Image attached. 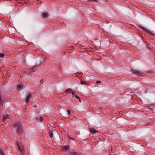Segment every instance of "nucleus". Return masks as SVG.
<instances>
[{"label": "nucleus", "instance_id": "1", "mask_svg": "<svg viewBox=\"0 0 155 155\" xmlns=\"http://www.w3.org/2000/svg\"><path fill=\"white\" fill-rule=\"evenodd\" d=\"M13 127L16 129V132L18 135H21L25 132L21 124L19 122L16 123L14 124Z\"/></svg>", "mask_w": 155, "mask_h": 155}, {"label": "nucleus", "instance_id": "2", "mask_svg": "<svg viewBox=\"0 0 155 155\" xmlns=\"http://www.w3.org/2000/svg\"><path fill=\"white\" fill-rule=\"evenodd\" d=\"M132 72L133 73H134L136 74L140 75L142 74H143V73L141 71H140L139 70L136 69H134L132 70Z\"/></svg>", "mask_w": 155, "mask_h": 155}, {"label": "nucleus", "instance_id": "3", "mask_svg": "<svg viewBox=\"0 0 155 155\" xmlns=\"http://www.w3.org/2000/svg\"><path fill=\"white\" fill-rule=\"evenodd\" d=\"M31 96V93H28L27 94V96L25 99V102L26 103H28L29 102L30 98Z\"/></svg>", "mask_w": 155, "mask_h": 155}, {"label": "nucleus", "instance_id": "4", "mask_svg": "<svg viewBox=\"0 0 155 155\" xmlns=\"http://www.w3.org/2000/svg\"><path fill=\"white\" fill-rule=\"evenodd\" d=\"M141 28L142 29H143L145 30L146 32L150 34H151L152 35H154V33L152 31H150V30H148L147 29L144 27H143V26H141Z\"/></svg>", "mask_w": 155, "mask_h": 155}, {"label": "nucleus", "instance_id": "5", "mask_svg": "<svg viewBox=\"0 0 155 155\" xmlns=\"http://www.w3.org/2000/svg\"><path fill=\"white\" fill-rule=\"evenodd\" d=\"M78 154V152H68L66 153V155H77Z\"/></svg>", "mask_w": 155, "mask_h": 155}, {"label": "nucleus", "instance_id": "6", "mask_svg": "<svg viewBox=\"0 0 155 155\" xmlns=\"http://www.w3.org/2000/svg\"><path fill=\"white\" fill-rule=\"evenodd\" d=\"M41 15L45 18H47L48 17V14L47 13H44L41 14Z\"/></svg>", "mask_w": 155, "mask_h": 155}, {"label": "nucleus", "instance_id": "7", "mask_svg": "<svg viewBox=\"0 0 155 155\" xmlns=\"http://www.w3.org/2000/svg\"><path fill=\"white\" fill-rule=\"evenodd\" d=\"M9 116L8 115H3V121H4Z\"/></svg>", "mask_w": 155, "mask_h": 155}, {"label": "nucleus", "instance_id": "8", "mask_svg": "<svg viewBox=\"0 0 155 155\" xmlns=\"http://www.w3.org/2000/svg\"><path fill=\"white\" fill-rule=\"evenodd\" d=\"M90 131L91 133H95L97 131L94 128L91 129L90 130Z\"/></svg>", "mask_w": 155, "mask_h": 155}, {"label": "nucleus", "instance_id": "9", "mask_svg": "<svg viewBox=\"0 0 155 155\" xmlns=\"http://www.w3.org/2000/svg\"><path fill=\"white\" fill-rule=\"evenodd\" d=\"M23 87L21 85H18L17 86V89L18 90H22L23 89Z\"/></svg>", "mask_w": 155, "mask_h": 155}, {"label": "nucleus", "instance_id": "10", "mask_svg": "<svg viewBox=\"0 0 155 155\" xmlns=\"http://www.w3.org/2000/svg\"><path fill=\"white\" fill-rule=\"evenodd\" d=\"M65 92L67 93L71 92L72 89L71 88H68L66 90Z\"/></svg>", "mask_w": 155, "mask_h": 155}, {"label": "nucleus", "instance_id": "11", "mask_svg": "<svg viewBox=\"0 0 155 155\" xmlns=\"http://www.w3.org/2000/svg\"><path fill=\"white\" fill-rule=\"evenodd\" d=\"M42 118L41 117H38L37 118V120L38 121H41L42 120Z\"/></svg>", "mask_w": 155, "mask_h": 155}, {"label": "nucleus", "instance_id": "12", "mask_svg": "<svg viewBox=\"0 0 155 155\" xmlns=\"http://www.w3.org/2000/svg\"><path fill=\"white\" fill-rule=\"evenodd\" d=\"M69 148V146L68 145L65 146H64L63 148V149L67 150H68Z\"/></svg>", "mask_w": 155, "mask_h": 155}, {"label": "nucleus", "instance_id": "13", "mask_svg": "<svg viewBox=\"0 0 155 155\" xmlns=\"http://www.w3.org/2000/svg\"><path fill=\"white\" fill-rule=\"evenodd\" d=\"M0 153L1 155H5V153L3 151L2 149L1 148H0Z\"/></svg>", "mask_w": 155, "mask_h": 155}, {"label": "nucleus", "instance_id": "14", "mask_svg": "<svg viewBox=\"0 0 155 155\" xmlns=\"http://www.w3.org/2000/svg\"><path fill=\"white\" fill-rule=\"evenodd\" d=\"M17 146L18 147V149L20 151V152L21 153L22 152V150H21V148L20 147L19 145H18V144L17 145Z\"/></svg>", "mask_w": 155, "mask_h": 155}, {"label": "nucleus", "instance_id": "15", "mask_svg": "<svg viewBox=\"0 0 155 155\" xmlns=\"http://www.w3.org/2000/svg\"><path fill=\"white\" fill-rule=\"evenodd\" d=\"M74 97L78 99L79 100V101H81V100H80V97H79L76 94H75V96H74Z\"/></svg>", "mask_w": 155, "mask_h": 155}, {"label": "nucleus", "instance_id": "16", "mask_svg": "<svg viewBox=\"0 0 155 155\" xmlns=\"http://www.w3.org/2000/svg\"><path fill=\"white\" fill-rule=\"evenodd\" d=\"M4 54L3 53H0V58H2L4 57Z\"/></svg>", "mask_w": 155, "mask_h": 155}, {"label": "nucleus", "instance_id": "17", "mask_svg": "<svg viewBox=\"0 0 155 155\" xmlns=\"http://www.w3.org/2000/svg\"><path fill=\"white\" fill-rule=\"evenodd\" d=\"M49 136L51 138H52L53 137V134L52 132H51L50 133Z\"/></svg>", "mask_w": 155, "mask_h": 155}, {"label": "nucleus", "instance_id": "18", "mask_svg": "<svg viewBox=\"0 0 155 155\" xmlns=\"http://www.w3.org/2000/svg\"><path fill=\"white\" fill-rule=\"evenodd\" d=\"M67 112L69 115H70L71 114V111L70 110H67Z\"/></svg>", "mask_w": 155, "mask_h": 155}, {"label": "nucleus", "instance_id": "19", "mask_svg": "<svg viewBox=\"0 0 155 155\" xmlns=\"http://www.w3.org/2000/svg\"><path fill=\"white\" fill-rule=\"evenodd\" d=\"M81 84H86L85 82H84L83 81H81Z\"/></svg>", "mask_w": 155, "mask_h": 155}, {"label": "nucleus", "instance_id": "20", "mask_svg": "<svg viewBox=\"0 0 155 155\" xmlns=\"http://www.w3.org/2000/svg\"><path fill=\"white\" fill-rule=\"evenodd\" d=\"M89 1L97 2V0H89Z\"/></svg>", "mask_w": 155, "mask_h": 155}, {"label": "nucleus", "instance_id": "21", "mask_svg": "<svg viewBox=\"0 0 155 155\" xmlns=\"http://www.w3.org/2000/svg\"><path fill=\"white\" fill-rule=\"evenodd\" d=\"M71 94L72 95V96H75V95L76 94H75L74 93V92L73 91H72L71 92Z\"/></svg>", "mask_w": 155, "mask_h": 155}, {"label": "nucleus", "instance_id": "22", "mask_svg": "<svg viewBox=\"0 0 155 155\" xmlns=\"http://www.w3.org/2000/svg\"><path fill=\"white\" fill-rule=\"evenodd\" d=\"M101 81H97V84H98L99 83H101Z\"/></svg>", "mask_w": 155, "mask_h": 155}, {"label": "nucleus", "instance_id": "23", "mask_svg": "<svg viewBox=\"0 0 155 155\" xmlns=\"http://www.w3.org/2000/svg\"><path fill=\"white\" fill-rule=\"evenodd\" d=\"M34 107L35 108H36L37 107V106L36 105H35L34 106Z\"/></svg>", "mask_w": 155, "mask_h": 155}, {"label": "nucleus", "instance_id": "24", "mask_svg": "<svg viewBox=\"0 0 155 155\" xmlns=\"http://www.w3.org/2000/svg\"><path fill=\"white\" fill-rule=\"evenodd\" d=\"M71 139L72 140H74V139L72 138H71Z\"/></svg>", "mask_w": 155, "mask_h": 155}]
</instances>
